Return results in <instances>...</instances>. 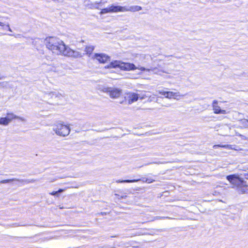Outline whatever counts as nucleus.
Segmentation results:
<instances>
[{
	"mask_svg": "<svg viewBox=\"0 0 248 248\" xmlns=\"http://www.w3.org/2000/svg\"><path fill=\"white\" fill-rule=\"evenodd\" d=\"M64 191L63 189H59L57 192H58V193H61L62 192H63Z\"/></svg>",
	"mask_w": 248,
	"mask_h": 248,
	"instance_id": "27",
	"label": "nucleus"
},
{
	"mask_svg": "<svg viewBox=\"0 0 248 248\" xmlns=\"http://www.w3.org/2000/svg\"><path fill=\"white\" fill-rule=\"evenodd\" d=\"M92 58L102 63L110 61V57L104 53H95Z\"/></svg>",
	"mask_w": 248,
	"mask_h": 248,
	"instance_id": "6",
	"label": "nucleus"
},
{
	"mask_svg": "<svg viewBox=\"0 0 248 248\" xmlns=\"http://www.w3.org/2000/svg\"><path fill=\"white\" fill-rule=\"evenodd\" d=\"M139 97L138 94L134 93H129L125 97V99L127 101L128 104H131L138 101Z\"/></svg>",
	"mask_w": 248,
	"mask_h": 248,
	"instance_id": "8",
	"label": "nucleus"
},
{
	"mask_svg": "<svg viewBox=\"0 0 248 248\" xmlns=\"http://www.w3.org/2000/svg\"><path fill=\"white\" fill-rule=\"evenodd\" d=\"M142 9V7L140 6L135 5V6H131L129 7L125 6V12H138Z\"/></svg>",
	"mask_w": 248,
	"mask_h": 248,
	"instance_id": "14",
	"label": "nucleus"
},
{
	"mask_svg": "<svg viewBox=\"0 0 248 248\" xmlns=\"http://www.w3.org/2000/svg\"><path fill=\"white\" fill-rule=\"evenodd\" d=\"M119 67L121 70L125 71L134 70L135 69H139L142 71L148 72L149 75L151 74H157L158 71L156 67L151 68L150 69H146L143 67H137L133 63L129 62H124L121 61H114L111 62L109 65L105 66V68H111Z\"/></svg>",
	"mask_w": 248,
	"mask_h": 248,
	"instance_id": "2",
	"label": "nucleus"
},
{
	"mask_svg": "<svg viewBox=\"0 0 248 248\" xmlns=\"http://www.w3.org/2000/svg\"><path fill=\"white\" fill-rule=\"evenodd\" d=\"M6 118L8 121V122L10 123L13 119H19L21 120V121L25 122L26 121L25 119L23 117H20L19 116H16V115L14 114L13 113H8L7 114Z\"/></svg>",
	"mask_w": 248,
	"mask_h": 248,
	"instance_id": "12",
	"label": "nucleus"
},
{
	"mask_svg": "<svg viewBox=\"0 0 248 248\" xmlns=\"http://www.w3.org/2000/svg\"><path fill=\"white\" fill-rule=\"evenodd\" d=\"M104 92L107 93L111 98H118L122 93V90L114 87L104 88Z\"/></svg>",
	"mask_w": 248,
	"mask_h": 248,
	"instance_id": "5",
	"label": "nucleus"
},
{
	"mask_svg": "<svg viewBox=\"0 0 248 248\" xmlns=\"http://www.w3.org/2000/svg\"><path fill=\"white\" fill-rule=\"evenodd\" d=\"M94 49V46H88L85 48V51L87 54L90 55Z\"/></svg>",
	"mask_w": 248,
	"mask_h": 248,
	"instance_id": "18",
	"label": "nucleus"
},
{
	"mask_svg": "<svg viewBox=\"0 0 248 248\" xmlns=\"http://www.w3.org/2000/svg\"><path fill=\"white\" fill-rule=\"evenodd\" d=\"M49 194L51 195L55 196L58 194V192L57 191H53V192L50 193Z\"/></svg>",
	"mask_w": 248,
	"mask_h": 248,
	"instance_id": "25",
	"label": "nucleus"
},
{
	"mask_svg": "<svg viewBox=\"0 0 248 248\" xmlns=\"http://www.w3.org/2000/svg\"><path fill=\"white\" fill-rule=\"evenodd\" d=\"M4 25L3 23L2 22H0V26H3Z\"/></svg>",
	"mask_w": 248,
	"mask_h": 248,
	"instance_id": "30",
	"label": "nucleus"
},
{
	"mask_svg": "<svg viewBox=\"0 0 248 248\" xmlns=\"http://www.w3.org/2000/svg\"><path fill=\"white\" fill-rule=\"evenodd\" d=\"M126 197V196H121V198H124Z\"/></svg>",
	"mask_w": 248,
	"mask_h": 248,
	"instance_id": "32",
	"label": "nucleus"
},
{
	"mask_svg": "<svg viewBox=\"0 0 248 248\" xmlns=\"http://www.w3.org/2000/svg\"><path fill=\"white\" fill-rule=\"evenodd\" d=\"M146 178H143L142 179V181L143 182H145V179Z\"/></svg>",
	"mask_w": 248,
	"mask_h": 248,
	"instance_id": "31",
	"label": "nucleus"
},
{
	"mask_svg": "<svg viewBox=\"0 0 248 248\" xmlns=\"http://www.w3.org/2000/svg\"><path fill=\"white\" fill-rule=\"evenodd\" d=\"M45 42L46 47L56 55H62L75 58L82 57L80 52L71 49L68 46H66L62 40L57 37H47Z\"/></svg>",
	"mask_w": 248,
	"mask_h": 248,
	"instance_id": "1",
	"label": "nucleus"
},
{
	"mask_svg": "<svg viewBox=\"0 0 248 248\" xmlns=\"http://www.w3.org/2000/svg\"><path fill=\"white\" fill-rule=\"evenodd\" d=\"M53 93H56V92H50L46 94L52 98H55V95L53 94Z\"/></svg>",
	"mask_w": 248,
	"mask_h": 248,
	"instance_id": "23",
	"label": "nucleus"
},
{
	"mask_svg": "<svg viewBox=\"0 0 248 248\" xmlns=\"http://www.w3.org/2000/svg\"><path fill=\"white\" fill-rule=\"evenodd\" d=\"M85 6L91 9H100L99 7V3L97 1L92 2L90 1H86Z\"/></svg>",
	"mask_w": 248,
	"mask_h": 248,
	"instance_id": "13",
	"label": "nucleus"
},
{
	"mask_svg": "<svg viewBox=\"0 0 248 248\" xmlns=\"http://www.w3.org/2000/svg\"><path fill=\"white\" fill-rule=\"evenodd\" d=\"M156 218H157V219H158V218H170V217H156Z\"/></svg>",
	"mask_w": 248,
	"mask_h": 248,
	"instance_id": "26",
	"label": "nucleus"
},
{
	"mask_svg": "<svg viewBox=\"0 0 248 248\" xmlns=\"http://www.w3.org/2000/svg\"><path fill=\"white\" fill-rule=\"evenodd\" d=\"M227 179L232 185L238 187L247 186L246 182L240 178L237 175L233 174L227 176Z\"/></svg>",
	"mask_w": 248,
	"mask_h": 248,
	"instance_id": "4",
	"label": "nucleus"
},
{
	"mask_svg": "<svg viewBox=\"0 0 248 248\" xmlns=\"http://www.w3.org/2000/svg\"><path fill=\"white\" fill-rule=\"evenodd\" d=\"M107 2V1L104 0H101L100 1H98V3H99V7L100 8L101 6H102L103 5L105 4Z\"/></svg>",
	"mask_w": 248,
	"mask_h": 248,
	"instance_id": "24",
	"label": "nucleus"
},
{
	"mask_svg": "<svg viewBox=\"0 0 248 248\" xmlns=\"http://www.w3.org/2000/svg\"><path fill=\"white\" fill-rule=\"evenodd\" d=\"M155 181V180L151 178H146L145 179V183L150 184Z\"/></svg>",
	"mask_w": 248,
	"mask_h": 248,
	"instance_id": "22",
	"label": "nucleus"
},
{
	"mask_svg": "<svg viewBox=\"0 0 248 248\" xmlns=\"http://www.w3.org/2000/svg\"><path fill=\"white\" fill-rule=\"evenodd\" d=\"M7 27H9L8 31H11V32H12V30L11 29V28H10L9 25H7Z\"/></svg>",
	"mask_w": 248,
	"mask_h": 248,
	"instance_id": "29",
	"label": "nucleus"
},
{
	"mask_svg": "<svg viewBox=\"0 0 248 248\" xmlns=\"http://www.w3.org/2000/svg\"><path fill=\"white\" fill-rule=\"evenodd\" d=\"M53 94L55 95V98H58V99H61L64 96L63 93L62 94L57 92H56V93H53Z\"/></svg>",
	"mask_w": 248,
	"mask_h": 248,
	"instance_id": "20",
	"label": "nucleus"
},
{
	"mask_svg": "<svg viewBox=\"0 0 248 248\" xmlns=\"http://www.w3.org/2000/svg\"><path fill=\"white\" fill-rule=\"evenodd\" d=\"M219 147H221L224 148H227V149H232V148L230 147V145H215L213 146V148L214 149H217V148H218Z\"/></svg>",
	"mask_w": 248,
	"mask_h": 248,
	"instance_id": "21",
	"label": "nucleus"
},
{
	"mask_svg": "<svg viewBox=\"0 0 248 248\" xmlns=\"http://www.w3.org/2000/svg\"><path fill=\"white\" fill-rule=\"evenodd\" d=\"M141 179H134V180H118L116 182L117 183H133V182H137L138 181H140Z\"/></svg>",
	"mask_w": 248,
	"mask_h": 248,
	"instance_id": "15",
	"label": "nucleus"
},
{
	"mask_svg": "<svg viewBox=\"0 0 248 248\" xmlns=\"http://www.w3.org/2000/svg\"><path fill=\"white\" fill-rule=\"evenodd\" d=\"M240 124H242L245 128L248 127V120L243 119L240 120Z\"/></svg>",
	"mask_w": 248,
	"mask_h": 248,
	"instance_id": "19",
	"label": "nucleus"
},
{
	"mask_svg": "<svg viewBox=\"0 0 248 248\" xmlns=\"http://www.w3.org/2000/svg\"><path fill=\"white\" fill-rule=\"evenodd\" d=\"M115 195H116V196H119V195H117V194H115Z\"/></svg>",
	"mask_w": 248,
	"mask_h": 248,
	"instance_id": "34",
	"label": "nucleus"
},
{
	"mask_svg": "<svg viewBox=\"0 0 248 248\" xmlns=\"http://www.w3.org/2000/svg\"><path fill=\"white\" fill-rule=\"evenodd\" d=\"M218 102L217 100H214L213 102V109L215 114H226L227 112L225 110L221 109L220 108L217 106Z\"/></svg>",
	"mask_w": 248,
	"mask_h": 248,
	"instance_id": "10",
	"label": "nucleus"
},
{
	"mask_svg": "<svg viewBox=\"0 0 248 248\" xmlns=\"http://www.w3.org/2000/svg\"><path fill=\"white\" fill-rule=\"evenodd\" d=\"M9 123L8 122L6 117H2L0 118V124L6 126L8 125Z\"/></svg>",
	"mask_w": 248,
	"mask_h": 248,
	"instance_id": "17",
	"label": "nucleus"
},
{
	"mask_svg": "<svg viewBox=\"0 0 248 248\" xmlns=\"http://www.w3.org/2000/svg\"><path fill=\"white\" fill-rule=\"evenodd\" d=\"M159 93L165 96L166 98L169 99H171L172 98L176 99L177 97L181 96L178 94V93L172 92L159 91Z\"/></svg>",
	"mask_w": 248,
	"mask_h": 248,
	"instance_id": "9",
	"label": "nucleus"
},
{
	"mask_svg": "<svg viewBox=\"0 0 248 248\" xmlns=\"http://www.w3.org/2000/svg\"><path fill=\"white\" fill-rule=\"evenodd\" d=\"M111 13L125 12V6L111 4L109 5Z\"/></svg>",
	"mask_w": 248,
	"mask_h": 248,
	"instance_id": "11",
	"label": "nucleus"
},
{
	"mask_svg": "<svg viewBox=\"0 0 248 248\" xmlns=\"http://www.w3.org/2000/svg\"><path fill=\"white\" fill-rule=\"evenodd\" d=\"M18 181L20 183H24V184H29V183H33L35 182V181H36V180L33 179L19 180V179H17L16 178H13V179L2 180L0 182V184H5V183H9V182H11L12 181Z\"/></svg>",
	"mask_w": 248,
	"mask_h": 248,
	"instance_id": "7",
	"label": "nucleus"
},
{
	"mask_svg": "<svg viewBox=\"0 0 248 248\" xmlns=\"http://www.w3.org/2000/svg\"><path fill=\"white\" fill-rule=\"evenodd\" d=\"M209 0L212 1V2H213L214 1V0Z\"/></svg>",
	"mask_w": 248,
	"mask_h": 248,
	"instance_id": "33",
	"label": "nucleus"
},
{
	"mask_svg": "<svg viewBox=\"0 0 248 248\" xmlns=\"http://www.w3.org/2000/svg\"><path fill=\"white\" fill-rule=\"evenodd\" d=\"M244 176L246 179H248V173H245L244 174Z\"/></svg>",
	"mask_w": 248,
	"mask_h": 248,
	"instance_id": "28",
	"label": "nucleus"
},
{
	"mask_svg": "<svg viewBox=\"0 0 248 248\" xmlns=\"http://www.w3.org/2000/svg\"><path fill=\"white\" fill-rule=\"evenodd\" d=\"M53 130L57 135L65 137L69 134L71 130L69 126L59 123L53 126Z\"/></svg>",
	"mask_w": 248,
	"mask_h": 248,
	"instance_id": "3",
	"label": "nucleus"
},
{
	"mask_svg": "<svg viewBox=\"0 0 248 248\" xmlns=\"http://www.w3.org/2000/svg\"><path fill=\"white\" fill-rule=\"evenodd\" d=\"M111 13L110 12V8L109 5L105 8L102 9L101 10V11L99 13V14L101 15H104L107 13Z\"/></svg>",
	"mask_w": 248,
	"mask_h": 248,
	"instance_id": "16",
	"label": "nucleus"
}]
</instances>
